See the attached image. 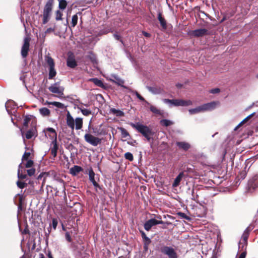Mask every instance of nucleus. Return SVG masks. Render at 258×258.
I'll return each instance as SVG.
<instances>
[{"mask_svg": "<svg viewBox=\"0 0 258 258\" xmlns=\"http://www.w3.org/2000/svg\"><path fill=\"white\" fill-rule=\"evenodd\" d=\"M67 123L71 129H74L75 124L76 125V129H81L83 124V119L82 118L78 117L74 120L70 113L68 112L67 115Z\"/></svg>", "mask_w": 258, "mask_h": 258, "instance_id": "obj_1", "label": "nucleus"}, {"mask_svg": "<svg viewBox=\"0 0 258 258\" xmlns=\"http://www.w3.org/2000/svg\"><path fill=\"white\" fill-rule=\"evenodd\" d=\"M163 102L165 103H167L170 105V106L173 105L175 106H187L192 105V101L187 100H184L181 99H164L163 100Z\"/></svg>", "mask_w": 258, "mask_h": 258, "instance_id": "obj_2", "label": "nucleus"}, {"mask_svg": "<svg viewBox=\"0 0 258 258\" xmlns=\"http://www.w3.org/2000/svg\"><path fill=\"white\" fill-rule=\"evenodd\" d=\"M36 123V118L34 116L28 115L24 117L23 122L24 127H30V129H35Z\"/></svg>", "mask_w": 258, "mask_h": 258, "instance_id": "obj_3", "label": "nucleus"}, {"mask_svg": "<svg viewBox=\"0 0 258 258\" xmlns=\"http://www.w3.org/2000/svg\"><path fill=\"white\" fill-rule=\"evenodd\" d=\"M45 60L49 66L48 79H52L56 75V72L54 69V60L49 56H46L45 57Z\"/></svg>", "mask_w": 258, "mask_h": 258, "instance_id": "obj_4", "label": "nucleus"}, {"mask_svg": "<svg viewBox=\"0 0 258 258\" xmlns=\"http://www.w3.org/2000/svg\"><path fill=\"white\" fill-rule=\"evenodd\" d=\"M84 138L86 142L93 146H97L101 142V139L96 137L90 134H86Z\"/></svg>", "mask_w": 258, "mask_h": 258, "instance_id": "obj_5", "label": "nucleus"}, {"mask_svg": "<svg viewBox=\"0 0 258 258\" xmlns=\"http://www.w3.org/2000/svg\"><path fill=\"white\" fill-rule=\"evenodd\" d=\"M162 253L167 255L169 258H177V254L174 250L171 247L164 246L161 248Z\"/></svg>", "mask_w": 258, "mask_h": 258, "instance_id": "obj_6", "label": "nucleus"}, {"mask_svg": "<svg viewBox=\"0 0 258 258\" xmlns=\"http://www.w3.org/2000/svg\"><path fill=\"white\" fill-rule=\"evenodd\" d=\"M49 90L55 94H57L60 95L63 94L64 88L62 86H60L59 82H56L53 84H52L49 88Z\"/></svg>", "mask_w": 258, "mask_h": 258, "instance_id": "obj_7", "label": "nucleus"}, {"mask_svg": "<svg viewBox=\"0 0 258 258\" xmlns=\"http://www.w3.org/2000/svg\"><path fill=\"white\" fill-rule=\"evenodd\" d=\"M29 42L30 38L26 37L24 38V44L21 49V55L23 57H26L28 55V52L29 50Z\"/></svg>", "mask_w": 258, "mask_h": 258, "instance_id": "obj_8", "label": "nucleus"}, {"mask_svg": "<svg viewBox=\"0 0 258 258\" xmlns=\"http://www.w3.org/2000/svg\"><path fill=\"white\" fill-rule=\"evenodd\" d=\"M37 130H21L22 137L25 140L26 139H32L37 136Z\"/></svg>", "mask_w": 258, "mask_h": 258, "instance_id": "obj_9", "label": "nucleus"}, {"mask_svg": "<svg viewBox=\"0 0 258 258\" xmlns=\"http://www.w3.org/2000/svg\"><path fill=\"white\" fill-rule=\"evenodd\" d=\"M163 222L162 221H158L155 219H151L145 222L144 224V228L147 231H149L152 227L154 225L163 224Z\"/></svg>", "mask_w": 258, "mask_h": 258, "instance_id": "obj_10", "label": "nucleus"}, {"mask_svg": "<svg viewBox=\"0 0 258 258\" xmlns=\"http://www.w3.org/2000/svg\"><path fill=\"white\" fill-rule=\"evenodd\" d=\"M5 107L8 113L10 115L16 111V105L12 100L8 101L6 103Z\"/></svg>", "mask_w": 258, "mask_h": 258, "instance_id": "obj_11", "label": "nucleus"}, {"mask_svg": "<svg viewBox=\"0 0 258 258\" xmlns=\"http://www.w3.org/2000/svg\"><path fill=\"white\" fill-rule=\"evenodd\" d=\"M245 230L243 234L242 237L239 243V248H241V250L245 249L247 245V240L248 236V233Z\"/></svg>", "mask_w": 258, "mask_h": 258, "instance_id": "obj_12", "label": "nucleus"}, {"mask_svg": "<svg viewBox=\"0 0 258 258\" xmlns=\"http://www.w3.org/2000/svg\"><path fill=\"white\" fill-rule=\"evenodd\" d=\"M218 103H219L218 102L213 101L201 105L203 112L213 110L216 107V106Z\"/></svg>", "mask_w": 258, "mask_h": 258, "instance_id": "obj_13", "label": "nucleus"}, {"mask_svg": "<svg viewBox=\"0 0 258 258\" xmlns=\"http://www.w3.org/2000/svg\"><path fill=\"white\" fill-rule=\"evenodd\" d=\"M146 139L150 141L154 138L155 133L153 130H138Z\"/></svg>", "mask_w": 258, "mask_h": 258, "instance_id": "obj_14", "label": "nucleus"}, {"mask_svg": "<svg viewBox=\"0 0 258 258\" xmlns=\"http://www.w3.org/2000/svg\"><path fill=\"white\" fill-rule=\"evenodd\" d=\"M121 137L123 141H127L128 144L131 145H134V143L136 141L134 140L130 141V136L126 130H121Z\"/></svg>", "mask_w": 258, "mask_h": 258, "instance_id": "obj_15", "label": "nucleus"}, {"mask_svg": "<svg viewBox=\"0 0 258 258\" xmlns=\"http://www.w3.org/2000/svg\"><path fill=\"white\" fill-rule=\"evenodd\" d=\"M208 30L206 29H199L194 30L191 34L195 37H202L207 34Z\"/></svg>", "mask_w": 258, "mask_h": 258, "instance_id": "obj_16", "label": "nucleus"}, {"mask_svg": "<svg viewBox=\"0 0 258 258\" xmlns=\"http://www.w3.org/2000/svg\"><path fill=\"white\" fill-rule=\"evenodd\" d=\"M67 66L71 68H74L77 66V62L75 60L74 56L71 54H69L67 58Z\"/></svg>", "mask_w": 258, "mask_h": 258, "instance_id": "obj_17", "label": "nucleus"}, {"mask_svg": "<svg viewBox=\"0 0 258 258\" xmlns=\"http://www.w3.org/2000/svg\"><path fill=\"white\" fill-rule=\"evenodd\" d=\"M148 90L154 94L162 93L164 91L163 88L160 86L147 87Z\"/></svg>", "mask_w": 258, "mask_h": 258, "instance_id": "obj_18", "label": "nucleus"}, {"mask_svg": "<svg viewBox=\"0 0 258 258\" xmlns=\"http://www.w3.org/2000/svg\"><path fill=\"white\" fill-rule=\"evenodd\" d=\"M248 185L250 188L253 189L258 187V175H254L248 181Z\"/></svg>", "mask_w": 258, "mask_h": 258, "instance_id": "obj_19", "label": "nucleus"}, {"mask_svg": "<svg viewBox=\"0 0 258 258\" xmlns=\"http://www.w3.org/2000/svg\"><path fill=\"white\" fill-rule=\"evenodd\" d=\"M53 3V0H48L45 5L43 12L51 14L52 9Z\"/></svg>", "mask_w": 258, "mask_h": 258, "instance_id": "obj_20", "label": "nucleus"}, {"mask_svg": "<svg viewBox=\"0 0 258 258\" xmlns=\"http://www.w3.org/2000/svg\"><path fill=\"white\" fill-rule=\"evenodd\" d=\"M176 144L180 149L184 151H187L190 147V144L185 142H177Z\"/></svg>", "mask_w": 258, "mask_h": 258, "instance_id": "obj_21", "label": "nucleus"}, {"mask_svg": "<svg viewBox=\"0 0 258 258\" xmlns=\"http://www.w3.org/2000/svg\"><path fill=\"white\" fill-rule=\"evenodd\" d=\"M184 176V172H181L179 173V174L178 175V176L175 178L174 181L173 183H172V187H176L178 186L181 180H182V178Z\"/></svg>", "mask_w": 258, "mask_h": 258, "instance_id": "obj_22", "label": "nucleus"}, {"mask_svg": "<svg viewBox=\"0 0 258 258\" xmlns=\"http://www.w3.org/2000/svg\"><path fill=\"white\" fill-rule=\"evenodd\" d=\"M89 180L91 181V182L92 183L93 185L95 187L98 186V184L97 183V182L95 180V173L93 171L92 169H90L89 170Z\"/></svg>", "mask_w": 258, "mask_h": 258, "instance_id": "obj_23", "label": "nucleus"}, {"mask_svg": "<svg viewBox=\"0 0 258 258\" xmlns=\"http://www.w3.org/2000/svg\"><path fill=\"white\" fill-rule=\"evenodd\" d=\"M58 147L55 140L53 141L50 148V152L53 157H55L57 155Z\"/></svg>", "mask_w": 258, "mask_h": 258, "instance_id": "obj_24", "label": "nucleus"}, {"mask_svg": "<svg viewBox=\"0 0 258 258\" xmlns=\"http://www.w3.org/2000/svg\"><path fill=\"white\" fill-rule=\"evenodd\" d=\"M112 77L113 78V79H111L110 80L112 82L115 83V84L121 86V87L127 88L125 86H123L124 84V81L118 77L117 76L115 75L112 76Z\"/></svg>", "mask_w": 258, "mask_h": 258, "instance_id": "obj_25", "label": "nucleus"}, {"mask_svg": "<svg viewBox=\"0 0 258 258\" xmlns=\"http://www.w3.org/2000/svg\"><path fill=\"white\" fill-rule=\"evenodd\" d=\"M82 170V168L81 167L75 165L70 169V172L71 174L75 176L77 175Z\"/></svg>", "mask_w": 258, "mask_h": 258, "instance_id": "obj_26", "label": "nucleus"}, {"mask_svg": "<svg viewBox=\"0 0 258 258\" xmlns=\"http://www.w3.org/2000/svg\"><path fill=\"white\" fill-rule=\"evenodd\" d=\"M254 113H252L251 114L247 116L246 118H245L243 120H242L240 123H239L237 125H236L234 129H238L240 127H241L243 124L247 123L249 119L253 116Z\"/></svg>", "mask_w": 258, "mask_h": 258, "instance_id": "obj_27", "label": "nucleus"}, {"mask_svg": "<svg viewBox=\"0 0 258 258\" xmlns=\"http://www.w3.org/2000/svg\"><path fill=\"white\" fill-rule=\"evenodd\" d=\"M110 113L117 116V117H121L124 116V112L119 109H116L113 108H112L110 109Z\"/></svg>", "mask_w": 258, "mask_h": 258, "instance_id": "obj_28", "label": "nucleus"}, {"mask_svg": "<svg viewBox=\"0 0 258 258\" xmlns=\"http://www.w3.org/2000/svg\"><path fill=\"white\" fill-rule=\"evenodd\" d=\"M158 19L159 21L162 28L166 29L167 28L166 22L165 19L162 17V14L160 12H159L158 14Z\"/></svg>", "mask_w": 258, "mask_h": 258, "instance_id": "obj_29", "label": "nucleus"}, {"mask_svg": "<svg viewBox=\"0 0 258 258\" xmlns=\"http://www.w3.org/2000/svg\"><path fill=\"white\" fill-rule=\"evenodd\" d=\"M89 81L93 82L97 86L103 88L104 84L102 81L98 79L97 78H91L88 80Z\"/></svg>", "mask_w": 258, "mask_h": 258, "instance_id": "obj_30", "label": "nucleus"}, {"mask_svg": "<svg viewBox=\"0 0 258 258\" xmlns=\"http://www.w3.org/2000/svg\"><path fill=\"white\" fill-rule=\"evenodd\" d=\"M39 112L43 116H48L50 115V111L46 107H42L39 109Z\"/></svg>", "mask_w": 258, "mask_h": 258, "instance_id": "obj_31", "label": "nucleus"}, {"mask_svg": "<svg viewBox=\"0 0 258 258\" xmlns=\"http://www.w3.org/2000/svg\"><path fill=\"white\" fill-rule=\"evenodd\" d=\"M22 163L19 165V168L18 170V177L19 179H23L26 178V174L22 173L21 168H22Z\"/></svg>", "mask_w": 258, "mask_h": 258, "instance_id": "obj_32", "label": "nucleus"}, {"mask_svg": "<svg viewBox=\"0 0 258 258\" xmlns=\"http://www.w3.org/2000/svg\"><path fill=\"white\" fill-rule=\"evenodd\" d=\"M78 14L81 15V13H78L73 15L72 17V21H71V26L73 27H75L77 24L78 20Z\"/></svg>", "mask_w": 258, "mask_h": 258, "instance_id": "obj_33", "label": "nucleus"}, {"mask_svg": "<svg viewBox=\"0 0 258 258\" xmlns=\"http://www.w3.org/2000/svg\"><path fill=\"white\" fill-rule=\"evenodd\" d=\"M190 114H194L203 112L201 106H198L195 108L190 109L188 110Z\"/></svg>", "mask_w": 258, "mask_h": 258, "instance_id": "obj_34", "label": "nucleus"}, {"mask_svg": "<svg viewBox=\"0 0 258 258\" xmlns=\"http://www.w3.org/2000/svg\"><path fill=\"white\" fill-rule=\"evenodd\" d=\"M160 124L165 127L170 126L173 124V122L168 119H162L160 120Z\"/></svg>", "mask_w": 258, "mask_h": 258, "instance_id": "obj_35", "label": "nucleus"}, {"mask_svg": "<svg viewBox=\"0 0 258 258\" xmlns=\"http://www.w3.org/2000/svg\"><path fill=\"white\" fill-rule=\"evenodd\" d=\"M129 90H130V92L135 94L136 95V96L137 97V98H139L141 101H144L147 105H150V103L146 101L145 100V99L142 96H141L137 91H133L131 89H129Z\"/></svg>", "mask_w": 258, "mask_h": 258, "instance_id": "obj_36", "label": "nucleus"}, {"mask_svg": "<svg viewBox=\"0 0 258 258\" xmlns=\"http://www.w3.org/2000/svg\"><path fill=\"white\" fill-rule=\"evenodd\" d=\"M59 2L58 8L59 9L63 10L66 8L67 2L66 0H57Z\"/></svg>", "mask_w": 258, "mask_h": 258, "instance_id": "obj_37", "label": "nucleus"}, {"mask_svg": "<svg viewBox=\"0 0 258 258\" xmlns=\"http://www.w3.org/2000/svg\"><path fill=\"white\" fill-rule=\"evenodd\" d=\"M51 14L44 13H43V24H46L49 20Z\"/></svg>", "mask_w": 258, "mask_h": 258, "instance_id": "obj_38", "label": "nucleus"}, {"mask_svg": "<svg viewBox=\"0 0 258 258\" xmlns=\"http://www.w3.org/2000/svg\"><path fill=\"white\" fill-rule=\"evenodd\" d=\"M150 110L156 114H161V111L153 105H149Z\"/></svg>", "mask_w": 258, "mask_h": 258, "instance_id": "obj_39", "label": "nucleus"}, {"mask_svg": "<svg viewBox=\"0 0 258 258\" xmlns=\"http://www.w3.org/2000/svg\"><path fill=\"white\" fill-rule=\"evenodd\" d=\"M79 108L82 113V114L85 116H88L91 114V111L89 109L84 108L82 107H79Z\"/></svg>", "mask_w": 258, "mask_h": 258, "instance_id": "obj_40", "label": "nucleus"}, {"mask_svg": "<svg viewBox=\"0 0 258 258\" xmlns=\"http://www.w3.org/2000/svg\"><path fill=\"white\" fill-rule=\"evenodd\" d=\"M48 104H52L53 106L59 108H63L64 107V104L59 102H48Z\"/></svg>", "mask_w": 258, "mask_h": 258, "instance_id": "obj_41", "label": "nucleus"}, {"mask_svg": "<svg viewBox=\"0 0 258 258\" xmlns=\"http://www.w3.org/2000/svg\"><path fill=\"white\" fill-rule=\"evenodd\" d=\"M142 237L144 240V243L147 242V243H151V239L148 237L144 231H141Z\"/></svg>", "mask_w": 258, "mask_h": 258, "instance_id": "obj_42", "label": "nucleus"}, {"mask_svg": "<svg viewBox=\"0 0 258 258\" xmlns=\"http://www.w3.org/2000/svg\"><path fill=\"white\" fill-rule=\"evenodd\" d=\"M124 157L126 159H127L130 161H132L134 159L133 155L130 152H127L125 153Z\"/></svg>", "mask_w": 258, "mask_h": 258, "instance_id": "obj_43", "label": "nucleus"}, {"mask_svg": "<svg viewBox=\"0 0 258 258\" xmlns=\"http://www.w3.org/2000/svg\"><path fill=\"white\" fill-rule=\"evenodd\" d=\"M27 162L25 164L26 168H31L33 166L34 162L32 160H27Z\"/></svg>", "mask_w": 258, "mask_h": 258, "instance_id": "obj_44", "label": "nucleus"}, {"mask_svg": "<svg viewBox=\"0 0 258 258\" xmlns=\"http://www.w3.org/2000/svg\"><path fill=\"white\" fill-rule=\"evenodd\" d=\"M30 156V152H25L23 156H22V162H23L25 160H28L29 157Z\"/></svg>", "mask_w": 258, "mask_h": 258, "instance_id": "obj_45", "label": "nucleus"}, {"mask_svg": "<svg viewBox=\"0 0 258 258\" xmlns=\"http://www.w3.org/2000/svg\"><path fill=\"white\" fill-rule=\"evenodd\" d=\"M17 185L19 188H23L26 186L27 183L24 182L18 181L17 182Z\"/></svg>", "mask_w": 258, "mask_h": 258, "instance_id": "obj_46", "label": "nucleus"}, {"mask_svg": "<svg viewBox=\"0 0 258 258\" xmlns=\"http://www.w3.org/2000/svg\"><path fill=\"white\" fill-rule=\"evenodd\" d=\"M62 14L59 10H57L56 12V20L57 21L61 20L62 19Z\"/></svg>", "mask_w": 258, "mask_h": 258, "instance_id": "obj_47", "label": "nucleus"}, {"mask_svg": "<svg viewBox=\"0 0 258 258\" xmlns=\"http://www.w3.org/2000/svg\"><path fill=\"white\" fill-rule=\"evenodd\" d=\"M27 174L29 176H31L33 175L35 173V169L33 168H32L31 169H28L27 170Z\"/></svg>", "mask_w": 258, "mask_h": 258, "instance_id": "obj_48", "label": "nucleus"}, {"mask_svg": "<svg viewBox=\"0 0 258 258\" xmlns=\"http://www.w3.org/2000/svg\"><path fill=\"white\" fill-rule=\"evenodd\" d=\"M58 224V221L56 218H53L52 220V225L54 229H55Z\"/></svg>", "mask_w": 258, "mask_h": 258, "instance_id": "obj_49", "label": "nucleus"}, {"mask_svg": "<svg viewBox=\"0 0 258 258\" xmlns=\"http://www.w3.org/2000/svg\"><path fill=\"white\" fill-rule=\"evenodd\" d=\"M178 215L182 218H184V219H185L186 220H190V218L187 216L185 213H178Z\"/></svg>", "mask_w": 258, "mask_h": 258, "instance_id": "obj_50", "label": "nucleus"}, {"mask_svg": "<svg viewBox=\"0 0 258 258\" xmlns=\"http://www.w3.org/2000/svg\"><path fill=\"white\" fill-rule=\"evenodd\" d=\"M65 237H66V240L69 241V242H71L72 241V238H71V235L69 233V232H67L66 233V234H65Z\"/></svg>", "mask_w": 258, "mask_h": 258, "instance_id": "obj_51", "label": "nucleus"}, {"mask_svg": "<svg viewBox=\"0 0 258 258\" xmlns=\"http://www.w3.org/2000/svg\"><path fill=\"white\" fill-rule=\"evenodd\" d=\"M220 92V89L218 88L213 89L210 90V92L213 94H215L219 93Z\"/></svg>", "mask_w": 258, "mask_h": 258, "instance_id": "obj_52", "label": "nucleus"}, {"mask_svg": "<svg viewBox=\"0 0 258 258\" xmlns=\"http://www.w3.org/2000/svg\"><path fill=\"white\" fill-rule=\"evenodd\" d=\"M54 31V28H49L47 29V30L45 31V34H46L47 33H49L52 32Z\"/></svg>", "mask_w": 258, "mask_h": 258, "instance_id": "obj_53", "label": "nucleus"}, {"mask_svg": "<svg viewBox=\"0 0 258 258\" xmlns=\"http://www.w3.org/2000/svg\"><path fill=\"white\" fill-rule=\"evenodd\" d=\"M150 243H147V242L144 243V248L145 250L147 251L148 249V246Z\"/></svg>", "mask_w": 258, "mask_h": 258, "instance_id": "obj_54", "label": "nucleus"}, {"mask_svg": "<svg viewBox=\"0 0 258 258\" xmlns=\"http://www.w3.org/2000/svg\"><path fill=\"white\" fill-rule=\"evenodd\" d=\"M132 126L133 127H136L137 130H138V129H148L146 127H145V128L144 127H141L139 125H138L137 126H136L134 124H132Z\"/></svg>", "mask_w": 258, "mask_h": 258, "instance_id": "obj_55", "label": "nucleus"}, {"mask_svg": "<svg viewBox=\"0 0 258 258\" xmlns=\"http://www.w3.org/2000/svg\"><path fill=\"white\" fill-rule=\"evenodd\" d=\"M46 174L45 173H40V174L38 175V177H37V179H38V180L40 179H41V178H42V177L44 175H46Z\"/></svg>", "mask_w": 258, "mask_h": 258, "instance_id": "obj_56", "label": "nucleus"}, {"mask_svg": "<svg viewBox=\"0 0 258 258\" xmlns=\"http://www.w3.org/2000/svg\"><path fill=\"white\" fill-rule=\"evenodd\" d=\"M246 255V253L245 252H242L240 255L239 258H245Z\"/></svg>", "mask_w": 258, "mask_h": 258, "instance_id": "obj_57", "label": "nucleus"}, {"mask_svg": "<svg viewBox=\"0 0 258 258\" xmlns=\"http://www.w3.org/2000/svg\"><path fill=\"white\" fill-rule=\"evenodd\" d=\"M143 34L145 37H148L150 36V34L146 32L143 31Z\"/></svg>", "mask_w": 258, "mask_h": 258, "instance_id": "obj_58", "label": "nucleus"}, {"mask_svg": "<svg viewBox=\"0 0 258 258\" xmlns=\"http://www.w3.org/2000/svg\"><path fill=\"white\" fill-rule=\"evenodd\" d=\"M114 37L116 40H119L120 39V36L117 34H114Z\"/></svg>", "mask_w": 258, "mask_h": 258, "instance_id": "obj_59", "label": "nucleus"}, {"mask_svg": "<svg viewBox=\"0 0 258 258\" xmlns=\"http://www.w3.org/2000/svg\"><path fill=\"white\" fill-rule=\"evenodd\" d=\"M39 258H45V256L42 253H40L39 254Z\"/></svg>", "mask_w": 258, "mask_h": 258, "instance_id": "obj_60", "label": "nucleus"}, {"mask_svg": "<svg viewBox=\"0 0 258 258\" xmlns=\"http://www.w3.org/2000/svg\"><path fill=\"white\" fill-rule=\"evenodd\" d=\"M48 258H53L50 252L48 253Z\"/></svg>", "mask_w": 258, "mask_h": 258, "instance_id": "obj_61", "label": "nucleus"}, {"mask_svg": "<svg viewBox=\"0 0 258 258\" xmlns=\"http://www.w3.org/2000/svg\"><path fill=\"white\" fill-rule=\"evenodd\" d=\"M205 212H204L203 214L198 215V217H203L205 215Z\"/></svg>", "mask_w": 258, "mask_h": 258, "instance_id": "obj_62", "label": "nucleus"}, {"mask_svg": "<svg viewBox=\"0 0 258 258\" xmlns=\"http://www.w3.org/2000/svg\"><path fill=\"white\" fill-rule=\"evenodd\" d=\"M48 131H50V132H51L53 134H56V133L55 132V130H48Z\"/></svg>", "mask_w": 258, "mask_h": 258, "instance_id": "obj_63", "label": "nucleus"}, {"mask_svg": "<svg viewBox=\"0 0 258 258\" xmlns=\"http://www.w3.org/2000/svg\"><path fill=\"white\" fill-rule=\"evenodd\" d=\"M62 230L63 231H66V228L64 227L63 225L62 224Z\"/></svg>", "mask_w": 258, "mask_h": 258, "instance_id": "obj_64", "label": "nucleus"}]
</instances>
